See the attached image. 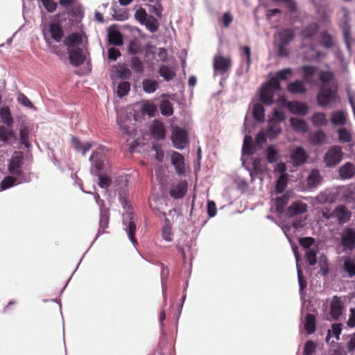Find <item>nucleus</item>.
Instances as JSON below:
<instances>
[{
	"label": "nucleus",
	"instance_id": "63",
	"mask_svg": "<svg viewBox=\"0 0 355 355\" xmlns=\"http://www.w3.org/2000/svg\"><path fill=\"white\" fill-rule=\"evenodd\" d=\"M275 75L280 81L286 80L293 75V70L289 67L283 68L277 71Z\"/></svg>",
	"mask_w": 355,
	"mask_h": 355
},
{
	"label": "nucleus",
	"instance_id": "55",
	"mask_svg": "<svg viewBox=\"0 0 355 355\" xmlns=\"http://www.w3.org/2000/svg\"><path fill=\"white\" fill-rule=\"evenodd\" d=\"M143 26H145L146 28L151 33H154L158 31L159 24L158 20L154 16L150 15L146 21L145 24H143Z\"/></svg>",
	"mask_w": 355,
	"mask_h": 355
},
{
	"label": "nucleus",
	"instance_id": "29",
	"mask_svg": "<svg viewBox=\"0 0 355 355\" xmlns=\"http://www.w3.org/2000/svg\"><path fill=\"white\" fill-rule=\"evenodd\" d=\"M319 30L320 26L318 23L312 21L301 31V35L304 40H311L317 35Z\"/></svg>",
	"mask_w": 355,
	"mask_h": 355
},
{
	"label": "nucleus",
	"instance_id": "35",
	"mask_svg": "<svg viewBox=\"0 0 355 355\" xmlns=\"http://www.w3.org/2000/svg\"><path fill=\"white\" fill-rule=\"evenodd\" d=\"M290 123L291 128L296 132L300 133H306L309 130L308 123L304 119L291 117Z\"/></svg>",
	"mask_w": 355,
	"mask_h": 355
},
{
	"label": "nucleus",
	"instance_id": "52",
	"mask_svg": "<svg viewBox=\"0 0 355 355\" xmlns=\"http://www.w3.org/2000/svg\"><path fill=\"white\" fill-rule=\"evenodd\" d=\"M140 110L143 115L153 117L157 112V106L154 103L146 102L142 105Z\"/></svg>",
	"mask_w": 355,
	"mask_h": 355
},
{
	"label": "nucleus",
	"instance_id": "17",
	"mask_svg": "<svg viewBox=\"0 0 355 355\" xmlns=\"http://www.w3.org/2000/svg\"><path fill=\"white\" fill-rule=\"evenodd\" d=\"M307 205L301 200L293 201L286 209L285 215L292 218L307 211Z\"/></svg>",
	"mask_w": 355,
	"mask_h": 355
},
{
	"label": "nucleus",
	"instance_id": "38",
	"mask_svg": "<svg viewBox=\"0 0 355 355\" xmlns=\"http://www.w3.org/2000/svg\"><path fill=\"white\" fill-rule=\"evenodd\" d=\"M327 138L326 133L322 130H318L309 134V141L314 146L322 144Z\"/></svg>",
	"mask_w": 355,
	"mask_h": 355
},
{
	"label": "nucleus",
	"instance_id": "47",
	"mask_svg": "<svg viewBox=\"0 0 355 355\" xmlns=\"http://www.w3.org/2000/svg\"><path fill=\"white\" fill-rule=\"evenodd\" d=\"M141 85L144 92L148 94H153L159 88L158 83L149 78L144 79Z\"/></svg>",
	"mask_w": 355,
	"mask_h": 355
},
{
	"label": "nucleus",
	"instance_id": "4",
	"mask_svg": "<svg viewBox=\"0 0 355 355\" xmlns=\"http://www.w3.org/2000/svg\"><path fill=\"white\" fill-rule=\"evenodd\" d=\"M8 175L6 176L0 182L1 190H6L16 185L28 183L31 181V173H26L22 168L8 171Z\"/></svg>",
	"mask_w": 355,
	"mask_h": 355
},
{
	"label": "nucleus",
	"instance_id": "62",
	"mask_svg": "<svg viewBox=\"0 0 355 355\" xmlns=\"http://www.w3.org/2000/svg\"><path fill=\"white\" fill-rule=\"evenodd\" d=\"M134 17H135V19L140 24L143 25V24H145L146 21L148 19V18L150 17V15H148L146 9L141 7L135 11Z\"/></svg>",
	"mask_w": 355,
	"mask_h": 355
},
{
	"label": "nucleus",
	"instance_id": "57",
	"mask_svg": "<svg viewBox=\"0 0 355 355\" xmlns=\"http://www.w3.org/2000/svg\"><path fill=\"white\" fill-rule=\"evenodd\" d=\"M318 80L322 85L329 84L334 80V73L330 70H322L319 73Z\"/></svg>",
	"mask_w": 355,
	"mask_h": 355
},
{
	"label": "nucleus",
	"instance_id": "61",
	"mask_svg": "<svg viewBox=\"0 0 355 355\" xmlns=\"http://www.w3.org/2000/svg\"><path fill=\"white\" fill-rule=\"evenodd\" d=\"M272 119H269L268 121H274L276 124H279L284 122L286 119V115L284 112L279 109H274L271 113Z\"/></svg>",
	"mask_w": 355,
	"mask_h": 355
},
{
	"label": "nucleus",
	"instance_id": "33",
	"mask_svg": "<svg viewBox=\"0 0 355 355\" xmlns=\"http://www.w3.org/2000/svg\"><path fill=\"white\" fill-rule=\"evenodd\" d=\"M317 70L318 67L311 64H304L300 69L303 80L308 84L312 83V79L316 74Z\"/></svg>",
	"mask_w": 355,
	"mask_h": 355
},
{
	"label": "nucleus",
	"instance_id": "26",
	"mask_svg": "<svg viewBox=\"0 0 355 355\" xmlns=\"http://www.w3.org/2000/svg\"><path fill=\"white\" fill-rule=\"evenodd\" d=\"M288 110L293 114L299 116H305L309 112V106L304 102L297 101H291V104L289 105Z\"/></svg>",
	"mask_w": 355,
	"mask_h": 355
},
{
	"label": "nucleus",
	"instance_id": "49",
	"mask_svg": "<svg viewBox=\"0 0 355 355\" xmlns=\"http://www.w3.org/2000/svg\"><path fill=\"white\" fill-rule=\"evenodd\" d=\"M159 108L161 114L165 116H171L174 112L172 103L167 99H162L160 101Z\"/></svg>",
	"mask_w": 355,
	"mask_h": 355
},
{
	"label": "nucleus",
	"instance_id": "51",
	"mask_svg": "<svg viewBox=\"0 0 355 355\" xmlns=\"http://www.w3.org/2000/svg\"><path fill=\"white\" fill-rule=\"evenodd\" d=\"M263 86L275 93L282 91V89L281 82L275 75L271 77L267 83L263 84Z\"/></svg>",
	"mask_w": 355,
	"mask_h": 355
},
{
	"label": "nucleus",
	"instance_id": "30",
	"mask_svg": "<svg viewBox=\"0 0 355 355\" xmlns=\"http://www.w3.org/2000/svg\"><path fill=\"white\" fill-rule=\"evenodd\" d=\"M279 41L277 44L288 46L295 37V33L294 29L286 28L280 31L278 34Z\"/></svg>",
	"mask_w": 355,
	"mask_h": 355
},
{
	"label": "nucleus",
	"instance_id": "2",
	"mask_svg": "<svg viewBox=\"0 0 355 355\" xmlns=\"http://www.w3.org/2000/svg\"><path fill=\"white\" fill-rule=\"evenodd\" d=\"M317 104L323 108L331 107L338 99L337 85H322L316 94Z\"/></svg>",
	"mask_w": 355,
	"mask_h": 355
},
{
	"label": "nucleus",
	"instance_id": "8",
	"mask_svg": "<svg viewBox=\"0 0 355 355\" xmlns=\"http://www.w3.org/2000/svg\"><path fill=\"white\" fill-rule=\"evenodd\" d=\"M266 110L262 104L255 103L252 107V116L254 121H248L245 116L243 127L245 131L250 133L255 125V121L257 123H263L265 121Z\"/></svg>",
	"mask_w": 355,
	"mask_h": 355
},
{
	"label": "nucleus",
	"instance_id": "48",
	"mask_svg": "<svg viewBox=\"0 0 355 355\" xmlns=\"http://www.w3.org/2000/svg\"><path fill=\"white\" fill-rule=\"evenodd\" d=\"M116 74L117 77L122 80H128L131 77L132 72L125 64L118 63L116 69Z\"/></svg>",
	"mask_w": 355,
	"mask_h": 355
},
{
	"label": "nucleus",
	"instance_id": "46",
	"mask_svg": "<svg viewBox=\"0 0 355 355\" xmlns=\"http://www.w3.org/2000/svg\"><path fill=\"white\" fill-rule=\"evenodd\" d=\"M266 157L268 163L273 164L279 159V151L275 145H269L266 149Z\"/></svg>",
	"mask_w": 355,
	"mask_h": 355
},
{
	"label": "nucleus",
	"instance_id": "5",
	"mask_svg": "<svg viewBox=\"0 0 355 355\" xmlns=\"http://www.w3.org/2000/svg\"><path fill=\"white\" fill-rule=\"evenodd\" d=\"M109 220H110V214H109L108 210H107V209L103 210L101 208H100L99 227H98V232H97V233L96 234V236H95L94 241H92V244L90 245L89 248L87 249L86 252L81 257V259H80L78 266H76V269L73 272L72 275L68 279V280L67 281L65 285L62 288V290L60 291V294H62L64 292V291L65 290V288H67L69 281L71 279L72 275L77 270V269H78L80 262L82 261V259H83L85 254L89 250L90 248L92 246V245L94 243V242L98 239V238L100 236H101L102 234L105 233V229L107 228L108 225H109Z\"/></svg>",
	"mask_w": 355,
	"mask_h": 355
},
{
	"label": "nucleus",
	"instance_id": "41",
	"mask_svg": "<svg viewBox=\"0 0 355 355\" xmlns=\"http://www.w3.org/2000/svg\"><path fill=\"white\" fill-rule=\"evenodd\" d=\"M157 73L165 81L169 82L175 76V71L166 64H162L159 67Z\"/></svg>",
	"mask_w": 355,
	"mask_h": 355
},
{
	"label": "nucleus",
	"instance_id": "11",
	"mask_svg": "<svg viewBox=\"0 0 355 355\" xmlns=\"http://www.w3.org/2000/svg\"><path fill=\"white\" fill-rule=\"evenodd\" d=\"M290 158L293 166L297 167L306 162L309 155L303 146H299L291 150Z\"/></svg>",
	"mask_w": 355,
	"mask_h": 355
},
{
	"label": "nucleus",
	"instance_id": "64",
	"mask_svg": "<svg viewBox=\"0 0 355 355\" xmlns=\"http://www.w3.org/2000/svg\"><path fill=\"white\" fill-rule=\"evenodd\" d=\"M287 185V179L286 177L279 176L276 181L275 192L277 194H283Z\"/></svg>",
	"mask_w": 355,
	"mask_h": 355
},
{
	"label": "nucleus",
	"instance_id": "22",
	"mask_svg": "<svg viewBox=\"0 0 355 355\" xmlns=\"http://www.w3.org/2000/svg\"><path fill=\"white\" fill-rule=\"evenodd\" d=\"M187 190L188 184L187 181L182 180L175 186L172 187L168 193L170 196L174 199H182L185 196Z\"/></svg>",
	"mask_w": 355,
	"mask_h": 355
},
{
	"label": "nucleus",
	"instance_id": "21",
	"mask_svg": "<svg viewBox=\"0 0 355 355\" xmlns=\"http://www.w3.org/2000/svg\"><path fill=\"white\" fill-rule=\"evenodd\" d=\"M322 180L320 171L317 168L311 169L306 180V187L309 189H315L321 184Z\"/></svg>",
	"mask_w": 355,
	"mask_h": 355
},
{
	"label": "nucleus",
	"instance_id": "32",
	"mask_svg": "<svg viewBox=\"0 0 355 355\" xmlns=\"http://www.w3.org/2000/svg\"><path fill=\"white\" fill-rule=\"evenodd\" d=\"M24 164V156L21 152H15L8 164V170H15L22 168Z\"/></svg>",
	"mask_w": 355,
	"mask_h": 355
},
{
	"label": "nucleus",
	"instance_id": "23",
	"mask_svg": "<svg viewBox=\"0 0 355 355\" xmlns=\"http://www.w3.org/2000/svg\"><path fill=\"white\" fill-rule=\"evenodd\" d=\"M308 84L305 80L297 79L287 85V90L293 94H304L307 92L306 85Z\"/></svg>",
	"mask_w": 355,
	"mask_h": 355
},
{
	"label": "nucleus",
	"instance_id": "59",
	"mask_svg": "<svg viewBox=\"0 0 355 355\" xmlns=\"http://www.w3.org/2000/svg\"><path fill=\"white\" fill-rule=\"evenodd\" d=\"M130 89V83L128 81L119 83L116 87V95L119 98L127 96Z\"/></svg>",
	"mask_w": 355,
	"mask_h": 355
},
{
	"label": "nucleus",
	"instance_id": "27",
	"mask_svg": "<svg viewBox=\"0 0 355 355\" xmlns=\"http://www.w3.org/2000/svg\"><path fill=\"white\" fill-rule=\"evenodd\" d=\"M18 139L17 135L11 128L0 125V141L6 143L16 142Z\"/></svg>",
	"mask_w": 355,
	"mask_h": 355
},
{
	"label": "nucleus",
	"instance_id": "36",
	"mask_svg": "<svg viewBox=\"0 0 355 355\" xmlns=\"http://www.w3.org/2000/svg\"><path fill=\"white\" fill-rule=\"evenodd\" d=\"M107 164V160L105 155L101 153L97 158L96 161L92 163V167H91L90 173L92 175L95 173H102Z\"/></svg>",
	"mask_w": 355,
	"mask_h": 355
},
{
	"label": "nucleus",
	"instance_id": "42",
	"mask_svg": "<svg viewBox=\"0 0 355 355\" xmlns=\"http://www.w3.org/2000/svg\"><path fill=\"white\" fill-rule=\"evenodd\" d=\"M347 114L343 110H337L332 113L330 121L334 125H343L347 122Z\"/></svg>",
	"mask_w": 355,
	"mask_h": 355
},
{
	"label": "nucleus",
	"instance_id": "20",
	"mask_svg": "<svg viewBox=\"0 0 355 355\" xmlns=\"http://www.w3.org/2000/svg\"><path fill=\"white\" fill-rule=\"evenodd\" d=\"M335 218L340 225L347 223L352 217V212L344 205H337L334 209Z\"/></svg>",
	"mask_w": 355,
	"mask_h": 355
},
{
	"label": "nucleus",
	"instance_id": "44",
	"mask_svg": "<svg viewBox=\"0 0 355 355\" xmlns=\"http://www.w3.org/2000/svg\"><path fill=\"white\" fill-rule=\"evenodd\" d=\"M311 122L315 127L327 126L328 125V120L327 115L324 112H315L311 116Z\"/></svg>",
	"mask_w": 355,
	"mask_h": 355
},
{
	"label": "nucleus",
	"instance_id": "45",
	"mask_svg": "<svg viewBox=\"0 0 355 355\" xmlns=\"http://www.w3.org/2000/svg\"><path fill=\"white\" fill-rule=\"evenodd\" d=\"M266 132L270 139L277 138L282 132L279 124H276L274 121H268Z\"/></svg>",
	"mask_w": 355,
	"mask_h": 355
},
{
	"label": "nucleus",
	"instance_id": "53",
	"mask_svg": "<svg viewBox=\"0 0 355 355\" xmlns=\"http://www.w3.org/2000/svg\"><path fill=\"white\" fill-rule=\"evenodd\" d=\"M130 67L137 73H142L144 71V65L142 60L137 55L132 56L130 60Z\"/></svg>",
	"mask_w": 355,
	"mask_h": 355
},
{
	"label": "nucleus",
	"instance_id": "25",
	"mask_svg": "<svg viewBox=\"0 0 355 355\" xmlns=\"http://www.w3.org/2000/svg\"><path fill=\"white\" fill-rule=\"evenodd\" d=\"M152 137L157 140H164L166 137V129L163 123L154 120L150 128Z\"/></svg>",
	"mask_w": 355,
	"mask_h": 355
},
{
	"label": "nucleus",
	"instance_id": "40",
	"mask_svg": "<svg viewBox=\"0 0 355 355\" xmlns=\"http://www.w3.org/2000/svg\"><path fill=\"white\" fill-rule=\"evenodd\" d=\"M0 118L3 124L8 128H12L14 123L11 111L8 106H3L0 108Z\"/></svg>",
	"mask_w": 355,
	"mask_h": 355
},
{
	"label": "nucleus",
	"instance_id": "50",
	"mask_svg": "<svg viewBox=\"0 0 355 355\" xmlns=\"http://www.w3.org/2000/svg\"><path fill=\"white\" fill-rule=\"evenodd\" d=\"M142 51V47L140 45L139 41L137 37H135L132 39L128 45V53L133 56L141 53Z\"/></svg>",
	"mask_w": 355,
	"mask_h": 355
},
{
	"label": "nucleus",
	"instance_id": "54",
	"mask_svg": "<svg viewBox=\"0 0 355 355\" xmlns=\"http://www.w3.org/2000/svg\"><path fill=\"white\" fill-rule=\"evenodd\" d=\"M29 128L27 125H23L19 129V141L20 143L25 146L29 148L31 144L28 139Z\"/></svg>",
	"mask_w": 355,
	"mask_h": 355
},
{
	"label": "nucleus",
	"instance_id": "16",
	"mask_svg": "<svg viewBox=\"0 0 355 355\" xmlns=\"http://www.w3.org/2000/svg\"><path fill=\"white\" fill-rule=\"evenodd\" d=\"M67 53L69 63L73 67H79L84 64L86 60V56L81 48L67 49Z\"/></svg>",
	"mask_w": 355,
	"mask_h": 355
},
{
	"label": "nucleus",
	"instance_id": "14",
	"mask_svg": "<svg viewBox=\"0 0 355 355\" xmlns=\"http://www.w3.org/2000/svg\"><path fill=\"white\" fill-rule=\"evenodd\" d=\"M84 39L87 40V37L83 32H73L67 35L63 41V44L67 47V49L80 48L83 44Z\"/></svg>",
	"mask_w": 355,
	"mask_h": 355
},
{
	"label": "nucleus",
	"instance_id": "43",
	"mask_svg": "<svg viewBox=\"0 0 355 355\" xmlns=\"http://www.w3.org/2000/svg\"><path fill=\"white\" fill-rule=\"evenodd\" d=\"M319 43L324 49H331L334 46L332 35L326 31H323L319 35Z\"/></svg>",
	"mask_w": 355,
	"mask_h": 355
},
{
	"label": "nucleus",
	"instance_id": "24",
	"mask_svg": "<svg viewBox=\"0 0 355 355\" xmlns=\"http://www.w3.org/2000/svg\"><path fill=\"white\" fill-rule=\"evenodd\" d=\"M49 31L51 34V37L57 42H60L64 36L62 26L56 20L49 22Z\"/></svg>",
	"mask_w": 355,
	"mask_h": 355
},
{
	"label": "nucleus",
	"instance_id": "34",
	"mask_svg": "<svg viewBox=\"0 0 355 355\" xmlns=\"http://www.w3.org/2000/svg\"><path fill=\"white\" fill-rule=\"evenodd\" d=\"M343 270L349 278L355 277V259L351 257H343Z\"/></svg>",
	"mask_w": 355,
	"mask_h": 355
},
{
	"label": "nucleus",
	"instance_id": "9",
	"mask_svg": "<svg viewBox=\"0 0 355 355\" xmlns=\"http://www.w3.org/2000/svg\"><path fill=\"white\" fill-rule=\"evenodd\" d=\"M232 59L229 57H224L217 54L213 59L214 75H223L225 73L232 67Z\"/></svg>",
	"mask_w": 355,
	"mask_h": 355
},
{
	"label": "nucleus",
	"instance_id": "58",
	"mask_svg": "<svg viewBox=\"0 0 355 355\" xmlns=\"http://www.w3.org/2000/svg\"><path fill=\"white\" fill-rule=\"evenodd\" d=\"M93 175L96 176L98 178V185L101 189H106L109 188L112 183L111 178L110 176H108L107 175H103V174H101L98 173H95V174H94Z\"/></svg>",
	"mask_w": 355,
	"mask_h": 355
},
{
	"label": "nucleus",
	"instance_id": "15",
	"mask_svg": "<svg viewBox=\"0 0 355 355\" xmlns=\"http://www.w3.org/2000/svg\"><path fill=\"white\" fill-rule=\"evenodd\" d=\"M171 163L179 176L185 175V158L182 154L174 151L171 155Z\"/></svg>",
	"mask_w": 355,
	"mask_h": 355
},
{
	"label": "nucleus",
	"instance_id": "7",
	"mask_svg": "<svg viewBox=\"0 0 355 355\" xmlns=\"http://www.w3.org/2000/svg\"><path fill=\"white\" fill-rule=\"evenodd\" d=\"M343 159V149L339 146H332L324 153L323 162L327 168H333Z\"/></svg>",
	"mask_w": 355,
	"mask_h": 355
},
{
	"label": "nucleus",
	"instance_id": "10",
	"mask_svg": "<svg viewBox=\"0 0 355 355\" xmlns=\"http://www.w3.org/2000/svg\"><path fill=\"white\" fill-rule=\"evenodd\" d=\"M107 41L110 45L114 46L123 45V36L119 31L118 24H112L107 28Z\"/></svg>",
	"mask_w": 355,
	"mask_h": 355
},
{
	"label": "nucleus",
	"instance_id": "60",
	"mask_svg": "<svg viewBox=\"0 0 355 355\" xmlns=\"http://www.w3.org/2000/svg\"><path fill=\"white\" fill-rule=\"evenodd\" d=\"M296 268H297V280L299 284V293L300 295H303L304 291L306 288L307 282L306 279L302 276V271L300 268L299 261L296 262Z\"/></svg>",
	"mask_w": 355,
	"mask_h": 355
},
{
	"label": "nucleus",
	"instance_id": "39",
	"mask_svg": "<svg viewBox=\"0 0 355 355\" xmlns=\"http://www.w3.org/2000/svg\"><path fill=\"white\" fill-rule=\"evenodd\" d=\"M304 328L308 334H313L316 330V318L312 313H307L304 318Z\"/></svg>",
	"mask_w": 355,
	"mask_h": 355
},
{
	"label": "nucleus",
	"instance_id": "6",
	"mask_svg": "<svg viewBox=\"0 0 355 355\" xmlns=\"http://www.w3.org/2000/svg\"><path fill=\"white\" fill-rule=\"evenodd\" d=\"M171 139L173 146L178 150H183L189 144V132L178 125L172 128Z\"/></svg>",
	"mask_w": 355,
	"mask_h": 355
},
{
	"label": "nucleus",
	"instance_id": "31",
	"mask_svg": "<svg viewBox=\"0 0 355 355\" xmlns=\"http://www.w3.org/2000/svg\"><path fill=\"white\" fill-rule=\"evenodd\" d=\"M338 173L341 180H349L355 174V168L351 162H347L338 168Z\"/></svg>",
	"mask_w": 355,
	"mask_h": 355
},
{
	"label": "nucleus",
	"instance_id": "13",
	"mask_svg": "<svg viewBox=\"0 0 355 355\" xmlns=\"http://www.w3.org/2000/svg\"><path fill=\"white\" fill-rule=\"evenodd\" d=\"M344 309L345 306L340 297L337 295L333 296L330 302L329 313L331 320H338L343 313Z\"/></svg>",
	"mask_w": 355,
	"mask_h": 355
},
{
	"label": "nucleus",
	"instance_id": "12",
	"mask_svg": "<svg viewBox=\"0 0 355 355\" xmlns=\"http://www.w3.org/2000/svg\"><path fill=\"white\" fill-rule=\"evenodd\" d=\"M344 250L355 249V229L351 227L344 228L340 239Z\"/></svg>",
	"mask_w": 355,
	"mask_h": 355
},
{
	"label": "nucleus",
	"instance_id": "19",
	"mask_svg": "<svg viewBox=\"0 0 355 355\" xmlns=\"http://www.w3.org/2000/svg\"><path fill=\"white\" fill-rule=\"evenodd\" d=\"M293 191L292 190L287 191L282 196L277 197L275 199V211L279 214H284L286 209V206L289 202L290 198L292 196Z\"/></svg>",
	"mask_w": 355,
	"mask_h": 355
},
{
	"label": "nucleus",
	"instance_id": "28",
	"mask_svg": "<svg viewBox=\"0 0 355 355\" xmlns=\"http://www.w3.org/2000/svg\"><path fill=\"white\" fill-rule=\"evenodd\" d=\"M275 93L274 92L262 85L259 94V100L262 104L266 106H270L275 102Z\"/></svg>",
	"mask_w": 355,
	"mask_h": 355
},
{
	"label": "nucleus",
	"instance_id": "3",
	"mask_svg": "<svg viewBox=\"0 0 355 355\" xmlns=\"http://www.w3.org/2000/svg\"><path fill=\"white\" fill-rule=\"evenodd\" d=\"M298 241L304 252L306 261L311 266H315L318 262L317 255L319 253L318 243L315 239L311 236L301 237Z\"/></svg>",
	"mask_w": 355,
	"mask_h": 355
},
{
	"label": "nucleus",
	"instance_id": "37",
	"mask_svg": "<svg viewBox=\"0 0 355 355\" xmlns=\"http://www.w3.org/2000/svg\"><path fill=\"white\" fill-rule=\"evenodd\" d=\"M292 229H293V226H292V224H286L285 225H284V227H282V230L285 234V236H286V238L288 239V241H289L291 245V248H292V251L293 252V254L295 256V262H298L301 260V257L298 253V248L297 246L293 242L291 238L289 236V233L291 232V231L292 230Z\"/></svg>",
	"mask_w": 355,
	"mask_h": 355
},
{
	"label": "nucleus",
	"instance_id": "18",
	"mask_svg": "<svg viewBox=\"0 0 355 355\" xmlns=\"http://www.w3.org/2000/svg\"><path fill=\"white\" fill-rule=\"evenodd\" d=\"M252 168L250 170V179L251 182L254 181L256 178H259V179L262 181V175L266 171V167L263 166L261 163V159L260 158H254L251 162Z\"/></svg>",
	"mask_w": 355,
	"mask_h": 355
},
{
	"label": "nucleus",
	"instance_id": "56",
	"mask_svg": "<svg viewBox=\"0 0 355 355\" xmlns=\"http://www.w3.org/2000/svg\"><path fill=\"white\" fill-rule=\"evenodd\" d=\"M268 138V135L266 130L265 131L263 129H261L258 132L255 137V146L258 149H261L263 145L267 142Z\"/></svg>",
	"mask_w": 355,
	"mask_h": 355
},
{
	"label": "nucleus",
	"instance_id": "1",
	"mask_svg": "<svg viewBox=\"0 0 355 355\" xmlns=\"http://www.w3.org/2000/svg\"><path fill=\"white\" fill-rule=\"evenodd\" d=\"M119 200L125 212L123 214L122 224L124 227L123 230L128 234L130 241L135 245L136 240L134 236L136 232L135 214L132 211V207L125 197V193H119Z\"/></svg>",
	"mask_w": 355,
	"mask_h": 355
}]
</instances>
